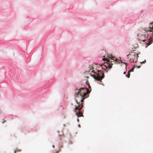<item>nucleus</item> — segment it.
Wrapping results in <instances>:
<instances>
[{
	"mask_svg": "<svg viewBox=\"0 0 153 153\" xmlns=\"http://www.w3.org/2000/svg\"><path fill=\"white\" fill-rule=\"evenodd\" d=\"M52 147L53 148H55V146L53 145H52Z\"/></svg>",
	"mask_w": 153,
	"mask_h": 153,
	"instance_id": "13",
	"label": "nucleus"
},
{
	"mask_svg": "<svg viewBox=\"0 0 153 153\" xmlns=\"http://www.w3.org/2000/svg\"><path fill=\"white\" fill-rule=\"evenodd\" d=\"M55 152H56V153H58V151H55Z\"/></svg>",
	"mask_w": 153,
	"mask_h": 153,
	"instance_id": "14",
	"label": "nucleus"
},
{
	"mask_svg": "<svg viewBox=\"0 0 153 153\" xmlns=\"http://www.w3.org/2000/svg\"><path fill=\"white\" fill-rule=\"evenodd\" d=\"M88 85V87L89 88L90 87V86H89V85Z\"/></svg>",
	"mask_w": 153,
	"mask_h": 153,
	"instance_id": "15",
	"label": "nucleus"
},
{
	"mask_svg": "<svg viewBox=\"0 0 153 153\" xmlns=\"http://www.w3.org/2000/svg\"><path fill=\"white\" fill-rule=\"evenodd\" d=\"M50 81H51V79H50Z\"/></svg>",
	"mask_w": 153,
	"mask_h": 153,
	"instance_id": "20",
	"label": "nucleus"
},
{
	"mask_svg": "<svg viewBox=\"0 0 153 153\" xmlns=\"http://www.w3.org/2000/svg\"><path fill=\"white\" fill-rule=\"evenodd\" d=\"M75 96L76 97H80L81 102H82V100L88 97V95L87 94L88 91V88L87 87H81L80 88H77L75 90ZM76 101L77 104L75 106L76 115L77 116V117H81L82 115V113L83 110H82V108L83 105L82 102L81 103H78L76 99Z\"/></svg>",
	"mask_w": 153,
	"mask_h": 153,
	"instance_id": "2",
	"label": "nucleus"
},
{
	"mask_svg": "<svg viewBox=\"0 0 153 153\" xmlns=\"http://www.w3.org/2000/svg\"><path fill=\"white\" fill-rule=\"evenodd\" d=\"M3 121H2V124H3V123H4V122H5V120H3Z\"/></svg>",
	"mask_w": 153,
	"mask_h": 153,
	"instance_id": "11",
	"label": "nucleus"
},
{
	"mask_svg": "<svg viewBox=\"0 0 153 153\" xmlns=\"http://www.w3.org/2000/svg\"><path fill=\"white\" fill-rule=\"evenodd\" d=\"M133 72L132 71V70H131V69L129 70L128 72V73L127 75H126V76L128 78H129L130 76V73L131 72Z\"/></svg>",
	"mask_w": 153,
	"mask_h": 153,
	"instance_id": "5",
	"label": "nucleus"
},
{
	"mask_svg": "<svg viewBox=\"0 0 153 153\" xmlns=\"http://www.w3.org/2000/svg\"><path fill=\"white\" fill-rule=\"evenodd\" d=\"M14 153H15V151H14Z\"/></svg>",
	"mask_w": 153,
	"mask_h": 153,
	"instance_id": "17",
	"label": "nucleus"
},
{
	"mask_svg": "<svg viewBox=\"0 0 153 153\" xmlns=\"http://www.w3.org/2000/svg\"><path fill=\"white\" fill-rule=\"evenodd\" d=\"M137 67L138 68H140V65H139V66H137Z\"/></svg>",
	"mask_w": 153,
	"mask_h": 153,
	"instance_id": "8",
	"label": "nucleus"
},
{
	"mask_svg": "<svg viewBox=\"0 0 153 153\" xmlns=\"http://www.w3.org/2000/svg\"><path fill=\"white\" fill-rule=\"evenodd\" d=\"M71 144H72V143L71 142L70 143H69V145Z\"/></svg>",
	"mask_w": 153,
	"mask_h": 153,
	"instance_id": "16",
	"label": "nucleus"
},
{
	"mask_svg": "<svg viewBox=\"0 0 153 153\" xmlns=\"http://www.w3.org/2000/svg\"><path fill=\"white\" fill-rule=\"evenodd\" d=\"M138 39L140 40H142L144 42L146 40L148 39L147 43H146L147 47L150 45L153 42V23L150 24V26L148 29H144L142 28L138 30L137 34Z\"/></svg>",
	"mask_w": 153,
	"mask_h": 153,
	"instance_id": "3",
	"label": "nucleus"
},
{
	"mask_svg": "<svg viewBox=\"0 0 153 153\" xmlns=\"http://www.w3.org/2000/svg\"><path fill=\"white\" fill-rule=\"evenodd\" d=\"M77 122H79V120L78 119H77Z\"/></svg>",
	"mask_w": 153,
	"mask_h": 153,
	"instance_id": "10",
	"label": "nucleus"
},
{
	"mask_svg": "<svg viewBox=\"0 0 153 153\" xmlns=\"http://www.w3.org/2000/svg\"><path fill=\"white\" fill-rule=\"evenodd\" d=\"M146 62V60L145 59V60H144V61H143L140 62V63H143V62Z\"/></svg>",
	"mask_w": 153,
	"mask_h": 153,
	"instance_id": "7",
	"label": "nucleus"
},
{
	"mask_svg": "<svg viewBox=\"0 0 153 153\" xmlns=\"http://www.w3.org/2000/svg\"><path fill=\"white\" fill-rule=\"evenodd\" d=\"M103 57L102 59L104 62V63H96V65L97 64L99 65L98 67L96 66V68H94L93 66H90V69L91 68L93 69L91 71H89L91 72V76L93 77L94 80L96 81L98 84L103 85L101 80L104 77V73L108 72V70L111 69L112 67L113 63L112 60L115 61L119 62L124 63L125 64H128L126 62H124L123 61L121 57H119L120 59H117L115 57H113L110 55L106 56H103Z\"/></svg>",
	"mask_w": 153,
	"mask_h": 153,
	"instance_id": "1",
	"label": "nucleus"
},
{
	"mask_svg": "<svg viewBox=\"0 0 153 153\" xmlns=\"http://www.w3.org/2000/svg\"><path fill=\"white\" fill-rule=\"evenodd\" d=\"M137 57H138V55H137Z\"/></svg>",
	"mask_w": 153,
	"mask_h": 153,
	"instance_id": "21",
	"label": "nucleus"
},
{
	"mask_svg": "<svg viewBox=\"0 0 153 153\" xmlns=\"http://www.w3.org/2000/svg\"><path fill=\"white\" fill-rule=\"evenodd\" d=\"M102 53H104L105 52V51H104V50H102Z\"/></svg>",
	"mask_w": 153,
	"mask_h": 153,
	"instance_id": "9",
	"label": "nucleus"
},
{
	"mask_svg": "<svg viewBox=\"0 0 153 153\" xmlns=\"http://www.w3.org/2000/svg\"><path fill=\"white\" fill-rule=\"evenodd\" d=\"M124 74H125V72H124Z\"/></svg>",
	"mask_w": 153,
	"mask_h": 153,
	"instance_id": "18",
	"label": "nucleus"
},
{
	"mask_svg": "<svg viewBox=\"0 0 153 153\" xmlns=\"http://www.w3.org/2000/svg\"><path fill=\"white\" fill-rule=\"evenodd\" d=\"M127 57L129 58V61L130 62H136L137 60V57L136 58L135 53L134 52H131L127 55Z\"/></svg>",
	"mask_w": 153,
	"mask_h": 153,
	"instance_id": "4",
	"label": "nucleus"
},
{
	"mask_svg": "<svg viewBox=\"0 0 153 153\" xmlns=\"http://www.w3.org/2000/svg\"><path fill=\"white\" fill-rule=\"evenodd\" d=\"M78 127H79V128H80V125L79 124H78Z\"/></svg>",
	"mask_w": 153,
	"mask_h": 153,
	"instance_id": "12",
	"label": "nucleus"
},
{
	"mask_svg": "<svg viewBox=\"0 0 153 153\" xmlns=\"http://www.w3.org/2000/svg\"><path fill=\"white\" fill-rule=\"evenodd\" d=\"M52 82V81H51V82L50 83H51V82Z\"/></svg>",
	"mask_w": 153,
	"mask_h": 153,
	"instance_id": "19",
	"label": "nucleus"
},
{
	"mask_svg": "<svg viewBox=\"0 0 153 153\" xmlns=\"http://www.w3.org/2000/svg\"><path fill=\"white\" fill-rule=\"evenodd\" d=\"M136 66L135 65H133L132 68L131 69V70H132L133 71H134V69L135 67Z\"/></svg>",
	"mask_w": 153,
	"mask_h": 153,
	"instance_id": "6",
	"label": "nucleus"
}]
</instances>
